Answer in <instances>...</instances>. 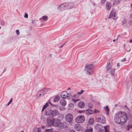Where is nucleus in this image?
<instances>
[{"label": "nucleus", "mask_w": 132, "mask_h": 132, "mask_svg": "<svg viewBox=\"0 0 132 132\" xmlns=\"http://www.w3.org/2000/svg\"><path fill=\"white\" fill-rule=\"evenodd\" d=\"M121 0H114L113 2V4L114 5H117L120 2Z\"/></svg>", "instance_id": "nucleus-20"}, {"label": "nucleus", "mask_w": 132, "mask_h": 132, "mask_svg": "<svg viewBox=\"0 0 132 132\" xmlns=\"http://www.w3.org/2000/svg\"><path fill=\"white\" fill-rule=\"evenodd\" d=\"M60 99V97L59 96L57 95L55 96L54 99L53 101L56 102L58 101Z\"/></svg>", "instance_id": "nucleus-21"}, {"label": "nucleus", "mask_w": 132, "mask_h": 132, "mask_svg": "<svg viewBox=\"0 0 132 132\" xmlns=\"http://www.w3.org/2000/svg\"><path fill=\"white\" fill-rule=\"evenodd\" d=\"M85 120L84 116L81 115L77 116L76 118L75 121L77 123H82Z\"/></svg>", "instance_id": "nucleus-6"}, {"label": "nucleus", "mask_w": 132, "mask_h": 132, "mask_svg": "<svg viewBox=\"0 0 132 132\" xmlns=\"http://www.w3.org/2000/svg\"><path fill=\"white\" fill-rule=\"evenodd\" d=\"M60 102L62 106H65L66 104V101L63 99L60 100Z\"/></svg>", "instance_id": "nucleus-17"}, {"label": "nucleus", "mask_w": 132, "mask_h": 132, "mask_svg": "<svg viewBox=\"0 0 132 132\" xmlns=\"http://www.w3.org/2000/svg\"><path fill=\"white\" fill-rule=\"evenodd\" d=\"M131 49H130L129 50H128V51H127L129 52L130 50Z\"/></svg>", "instance_id": "nucleus-54"}, {"label": "nucleus", "mask_w": 132, "mask_h": 132, "mask_svg": "<svg viewBox=\"0 0 132 132\" xmlns=\"http://www.w3.org/2000/svg\"><path fill=\"white\" fill-rule=\"evenodd\" d=\"M46 115H49V113H48L47 111L46 112Z\"/></svg>", "instance_id": "nucleus-50"}, {"label": "nucleus", "mask_w": 132, "mask_h": 132, "mask_svg": "<svg viewBox=\"0 0 132 132\" xmlns=\"http://www.w3.org/2000/svg\"><path fill=\"white\" fill-rule=\"evenodd\" d=\"M131 7H132V4H131Z\"/></svg>", "instance_id": "nucleus-57"}, {"label": "nucleus", "mask_w": 132, "mask_h": 132, "mask_svg": "<svg viewBox=\"0 0 132 132\" xmlns=\"http://www.w3.org/2000/svg\"><path fill=\"white\" fill-rule=\"evenodd\" d=\"M106 9L108 11L110 10L111 8V5L110 2H107L106 5Z\"/></svg>", "instance_id": "nucleus-13"}, {"label": "nucleus", "mask_w": 132, "mask_h": 132, "mask_svg": "<svg viewBox=\"0 0 132 132\" xmlns=\"http://www.w3.org/2000/svg\"><path fill=\"white\" fill-rule=\"evenodd\" d=\"M68 93L66 91H63L61 94V96L63 98H66V97H68V96L67 95Z\"/></svg>", "instance_id": "nucleus-10"}, {"label": "nucleus", "mask_w": 132, "mask_h": 132, "mask_svg": "<svg viewBox=\"0 0 132 132\" xmlns=\"http://www.w3.org/2000/svg\"><path fill=\"white\" fill-rule=\"evenodd\" d=\"M79 95L78 94H77H77H75L73 96V97H75V98H78L79 97Z\"/></svg>", "instance_id": "nucleus-32"}, {"label": "nucleus", "mask_w": 132, "mask_h": 132, "mask_svg": "<svg viewBox=\"0 0 132 132\" xmlns=\"http://www.w3.org/2000/svg\"><path fill=\"white\" fill-rule=\"evenodd\" d=\"M116 14L115 10L114 9H113L111 11V13L109 17V18L110 19L111 18H112L113 19H115Z\"/></svg>", "instance_id": "nucleus-8"}, {"label": "nucleus", "mask_w": 132, "mask_h": 132, "mask_svg": "<svg viewBox=\"0 0 132 132\" xmlns=\"http://www.w3.org/2000/svg\"><path fill=\"white\" fill-rule=\"evenodd\" d=\"M95 129H97L98 130H99L102 128V126L101 124H97L95 125Z\"/></svg>", "instance_id": "nucleus-19"}, {"label": "nucleus", "mask_w": 132, "mask_h": 132, "mask_svg": "<svg viewBox=\"0 0 132 132\" xmlns=\"http://www.w3.org/2000/svg\"><path fill=\"white\" fill-rule=\"evenodd\" d=\"M84 92V90H81L80 92H79L77 93V94H78L79 95H80L81 94H82Z\"/></svg>", "instance_id": "nucleus-31"}, {"label": "nucleus", "mask_w": 132, "mask_h": 132, "mask_svg": "<svg viewBox=\"0 0 132 132\" xmlns=\"http://www.w3.org/2000/svg\"><path fill=\"white\" fill-rule=\"evenodd\" d=\"M43 19V20L46 21L48 19V17L46 16H42V18H40V20Z\"/></svg>", "instance_id": "nucleus-24"}, {"label": "nucleus", "mask_w": 132, "mask_h": 132, "mask_svg": "<svg viewBox=\"0 0 132 132\" xmlns=\"http://www.w3.org/2000/svg\"><path fill=\"white\" fill-rule=\"evenodd\" d=\"M50 112L51 114L53 116H58L59 115V113L57 110H55L52 111L51 110Z\"/></svg>", "instance_id": "nucleus-9"}, {"label": "nucleus", "mask_w": 132, "mask_h": 132, "mask_svg": "<svg viewBox=\"0 0 132 132\" xmlns=\"http://www.w3.org/2000/svg\"><path fill=\"white\" fill-rule=\"evenodd\" d=\"M48 105V104L47 103H46V104L43 106L42 109V111L43 112L44 110L45 109Z\"/></svg>", "instance_id": "nucleus-25"}, {"label": "nucleus", "mask_w": 132, "mask_h": 132, "mask_svg": "<svg viewBox=\"0 0 132 132\" xmlns=\"http://www.w3.org/2000/svg\"><path fill=\"white\" fill-rule=\"evenodd\" d=\"M75 128L77 131H80L81 129L80 126L78 124L75 125Z\"/></svg>", "instance_id": "nucleus-18"}, {"label": "nucleus", "mask_w": 132, "mask_h": 132, "mask_svg": "<svg viewBox=\"0 0 132 132\" xmlns=\"http://www.w3.org/2000/svg\"><path fill=\"white\" fill-rule=\"evenodd\" d=\"M129 43H132V39L130 40H129Z\"/></svg>", "instance_id": "nucleus-46"}, {"label": "nucleus", "mask_w": 132, "mask_h": 132, "mask_svg": "<svg viewBox=\"0 0 132 132\" xmlns=\"http://www.w3.org/2000/svg\"><path fill=\"white\" fill-rule=\"evenodd\" d=\"M110 60H108L106 68L107 70H108L111 69L112 67V64L110 63Z\"/></svg>", "instance_id": "nucleus-12"}, {"label": "nucleus", "mask_w": 132, "mask_h": 132, "mask_svg": "<svg viewBox=\"0 0 132 132\" xmlns=\"http://www.w3.org/2000/svg\"><path fill=\"white\" fill-rule=\"evenodd\" d=\"M115 40H116L115 39H114L113 40V42H114L115 41Z\"/></svg>", "instance_id": "nucleus-52"}, {"label": "nucleus", "mask_w": 132, "mask_h": 132, "mask_svg": "<svg viewBox=\"0 0 132 132\" xmlns=\"http://www.w3.org/2000/svg\"><path fill=\"white\" fill-rule=\"evenodd\" d=\"M130 128L129 127V126H128L127 127V128H126V129L127 130H129L130 129Z\"/></svg>", "instance_id": "nucleus-41"}, {"label": "nucleus", "mask_w": 132, "mask_h": 132, "mask_svg": "<svg viewBox=\"0 0 132 132\" xmlns=\"http://www.w3.org/2000/svg\"><path fill=\"white\" fill-rule=\"evenodd\" d=\"M48 88H44L38 91L37 92V98L43 96L45 94L48 90Z\"/></svg>", "instance_id": "nucleus-3"}, {"label": "nucleus", "mask_w": 132, "mask_h": 132, "mask_svg": "<svg viewBox=\"0 0 132 132\" xmlns=\"http://www.w3.org/2000/svg\"><path fill=\"white\" fill-rule=\"evenodd\" d=\"M129 23L130 25H132V20H129Z\"/></svg>", "instance_id": "nucleus-38"}, {"label": "nucleus", "mask_w": 132, "mask_h": 132, "mask_svg": "<svg viewBox=\"0 0 132 132\" xmlns=\"http://www.w3.org/2000/svg\"><path fill=\"white\" fill-rule=\"evenodd\" d=\"M71 88H69L67 89L68 91L69 90H70Z\"/></svg>", "instance_id": "nucleus-48"}, {"label": "nucleus", "mask_w": 132, "mask_h": 132, "mask_svg": "<svg viewBox=\"0 0 132 132\" xmlns=\"http://www.w3.org/2000/svg\"><path fill=\"white\" fill-rule=\"evenodd\" d=\"M94 122V120L93 118H90L88 121V122L89 124L92 125L93 124Z\"/></svg>", "instance_id": "nucleus-22"}, {"label": "nucleus", "mask_w": 132, "mask_h": 132, "mask_svg": "<svg viewBox=\"0 0 132 132\" xmlns=\"http://www.w3.org/2000/svg\"><path fill=\"white\" fill-rule=\"evenodd\" d=\"M105 0H101V4L102 5L104 4L105 2Z\"/></svg>", "instance_id": "nucleus-35"}, {"label": "nucleus", "mask_w": 132, "mask_h": 132, "mask_svg": "<svg viewBox=\"0 0 132 132\" xmlns=\"http://www.w3.org/2000/svg\"><path fill=\"white\" fill-rule=\"evenodd\" d=\"M65 118L66 120L69 122H71L73 119V116L71 114L68 113L65 116Z\"/></svg>", "instance_id": "nucleus-7"}, {"label": "nucleus", "mask_w": 132, "mask_h": 132, "mask_svg": "<svg viewBox=\"0 0 132 132\" xmlns=\"http://www.w3.org/2000/svg\"><path fill=\"white\" fill-rule=\"evenodd\" d=\"M24 16L25 18H27L28 17V15L27 14V13H25Z\"/></svg>", "instance_id": "nucleus-37"}, {"label": "nucleus", "mask_w": 132, "mask_h": 132, "mask_svg": "<svg viewBox=\"0 0 132 132\" xmlns=\"http://www.w3.org/2000/svg\"><path fill=\"white\" fill-rule=\"evenodd\" d=\"M16 32L18 35L19 33V32L18 30H16Z\"/></svg>", "instance_id": "nucleus-39"}, {"label": "nucleus", "mask_w": 132, "mask_h": 132, "mask_svg": "<svg viewBox=\"0 0 132 132\" xmlns=\"http://www.w3.org/2000/svg\"><path fill=\"white\" fill-rule=\"evenodd\" d=\"M61 108H60V109L61 110Z\"/></svg>", "instance_id": "nucleus-59"}, {"label": "nucleus", "mask_w": 132, "mask_h": 132, "mask_svg": "<svg viewBox=\"0 0 132 132\" xmlns=\"http://www.w3.org/2000/svg\"><path fill=\"white\" fill-rule=\"evenodd\" d=\"M106 113L107 115H109V109L107 106H106V109H105Z\"/></svg>", "instance_id": "nucleus-27"}, {"label": "nucleus", "mask_w": 132, "mask_h": 132, "mask_svg": "<svg viewBox=\"0 0 132 132\" xmlns=\"http://www.w3.org/2000/svg\"><path fill=\"white\" fill-rule=\"evenodd\" d=\"M105 132H110L109 130V129L107 127H104Z\"/></svg>", "instance_id": "nucleus-28"}, {"label": "nucleus", "mask_w": 132, "mask_h": 132, "mask_svg": "<svg viewBox=\"0 0 132 132\" xmlns=\"http://www.w3.org/2000/svg\"><path fill=\"white\" fill-rule=\"evenodd\" d=\"M94 113V111L90 109H87L86 111V113L87 114L90 115L93 113Z\"/></svg>", "instance_id": "nucleus-15"}, {"label": "nucleus", "mask_w": 132, "mask_h": 132, "mask_svg": "<svg viewBox=\"0 0 132 132\" xmlns=\"http://www.w3.org/2000/svg\"><path fill=\"white\" fill-rule=\"evenodd\" d=\"M93 64L86 65L85 67V70L86 71V74L88 75H92L94 71L93 69Z\"/></svg>", "instance_id": "nucleus-2"}, {"label": "nucleus", "mask_w": 132, "mask_h": 132, "mask_svg": "<svg viewBox=\"0 0 132 132\" xmlns=\"http://www.w3.org/2000/svg\"><path fill=\"white\" fill-rule=\"evenodd\" d=\"M99 112L100 111L96 109L94 110V113H99Z\"/></svg>", "instance_id": "nucleus-36"}, {"label": "nucleus", "mask_w": 132, "mask_h": 132, "mask_svg": "<svg viewBox=\"0 0 132 132\" xmlns=\"http://www.w3.org/2000/svg\"><path fill=\"white\" fill-rule=\"evenodd\" d=\"M44 127H45L44 126H43V127H42V128H44Z\"/></svg>", "instance_id": "nucleus-55"}, {"label": "nucleus", "mask_w": 132, "mask_h": 132, "mask_svg": "<svg viewBox=\"0 0 132 132\" xmlns=\"http://www.w3.org/2000/svg\"><path fill=\"white\" fill-rule=\"evenodd\" d=\"M96 121L97 122L102 123H105V118L102 115H98L96 117Z\"/></svg>", "instance_id": "nucleus-5"}, {"label": "nucleus", "mask_w": 132, "mask_h": 132, "mask_svg": "<svg viewBox=\"0 0 132 132\" xmlns=\"http://www.w3.org/2000/svg\"><path fill=\"white\" fill-rule=\"evenodd\" d=\"M35 21V20H32V24H34V22Z\"/></svg>", "instance_id": "nucleus-45"}, {"label": "nucleus", "mask_w": 132, "mask_h": 132, "mask_svg": "<svg viewBox=\"0 0 132 132\" xmlns=\"http://www.w3.org/2000/svg\"><path fill=\"white\" fill-rule=\"evenodd\" d=\"M85 111H78V112L79 113H81L82 112H85Z\"/></svg>", "instance_id": "nucleus-40"}, {"label": "nucleus", "mask_w": 132, "mask_h": 132, "mask_svg": "<svg viewBox=\"0 0 132 132\" xmlns=\"http://www.w3.org/2000/svg\"><path fill=\"white\" fill-rule=\"evenodd\" d=\"M53 119L52 120H50L48 119H47V124L48 126H51L52 125L53 126Z\"/></svg>", "instance_id": "nucleus-11"}, {"label": "nucleus", "mask_w": 132, "mask_h": 132, "mask_svg": "<svg viewBox=\"0 0 132 132\" xmlns=\"http://www.w3.org/2000/svg\"><path fill=\"white\" fill-rule=\"evenodd\" d=\"M127 114L126 113L121 111L118 112L115 115L114 120L118 124H123L125 123L127 120Z\"/></svg>", "instance_id": "nucleus-1"}, {"label": "nucleus", "mask_w": 132, "mask_h": 132, "mask_svg": "<svg viewBox=\"0 0 132 132\" xmlns=\"http://www.w3.org/2000/svg\"><path fill=\"white\" fill-rule=\"evenodd\" d=\"M128 126H129V127L130 128H132V125H128Z\"/></svg>", "instance_id": "nucleus-44"}, {"label": "nucleus", "mask_w": 132, "mask_h": 132, "mask_svg": "<svg viewBox=\"0 0 132 132\" xmlns=\"http://www.w3.org/2000/svg\"><path fill=\"white\" fill-rule=\"evenodd\" d=\"M66 4L64 3L61 4L60 7H59V9H60V8H62L63 9L64 8V7L65 6Z\"/></svg>", "instance_id": "nucleus-26"}, {"label": "nucleus", "mask_w": 132, "mask_h": 132, "mask_svg": "<svg viewBox=\"0 0 132 132\" xmlns=\"http://www.w3.org/2000/svg\"><path fill=\"white\" fill-rule=\"evenodd\" d=\"M53 126L56 127H63V124L61 123V120L58 119H53Z\"/></svg>", "instance_id": "nucleus-4"}, {"label": "nucleus", "mask_w": 132, "mask_h": 132, "mask_svg": "<svg viewBox=\"0 0 132 132\" xmlns=\"http://www.w3.org/2000/svg\"><path fill=\"white\" fill-rule=\"evenodd\" d=\"M69 132H76L74 130H70Z\"/></svg>", "instance_id": "nucleus-43"}, {"label": "nucleus", "mask_w": 132, "mask_h": 132, "mask_svg": "<svg viewBox=\"0 0 132 132\" xmlns=\"http://www.w3.org/2000/svg\"><path fill=\"white\" fill-rule=\"evenodd\" d=\"M64 44L63 45H62L60 47L61 48L64 45Z\"/></svg>", "instance_id": "nucleus-51"}, {"label": "nucleus", "mask_w": 132, "mask_h": 132, "mask_svg": "<svg viewBox=\"0 0 132 132\" xmlns=\"http://www.w3.org/2000/svg\"><path fill=\"white\" fill-rule=\"evenodd\" d=\"M1 27L0 26V29H1Z\"/></svg>", "instance_id": "nucleus-58"}, {"label": "nucleus", "mask_w": 132, "mask_h": 132, "mask_svg": "<svg viewBox=\"0 0 132 132\" xmlns=\"http://www.w3.org/2000/svg\"><path fill=\"white\" fill-rule=\"evenodd\" d=\"M12 101V98H11L10 101L9 102V103H8V104H7V105L8 106L9 105Z\"/></svg>", "instance_id": "nucleus-34"}, {"label": "nucleus", "mask_w": 132, "mask_h": 132, "mask_svg": "<svg viewBox=\"0 0 132 132\" xmlns=\"http://www.w3.org/2000/svg\"><path fill=\"white\" fill-rule=\"evenodd\" d=\"M115 69L114 68L112 69L110 71V73L113 76L114 75L115 73Z\"/></svg>", "instance_id": "nucleus-23"}, {"label": "nucleus", "mask_w": 132, "mask_h": 132, "mask_svg": "<svg viewBox=\"0 0 132 132\" xmlns=\"http://www.w3.org/2000/svg\"><path fill=\"white\" fill-rule=\"evenodd\" d=\"M92 106H89V108H92Z\"/></svg>", "instance_id": "nucleus-53"}, {"label": "nucleus", "mask_w": 132, "mask_h": 132, "mask_svg": "<svg viewBox=\"0 0 132 132\" xmlns=\"http://www.w3.org/2000/svg\"><path fill=\"white\" fill-rule=\"evenodd\" d=\"M130 17L132 19V14L130 15Z\"/></svg>", "instance_id": "nucleus-49"}, {"label": "nucleus", "mask_w": 132, "mask_h": 132, "mask_svg": "<svg viewBox=\"0 0 132 132\" xmlns=\"http://www.w3.org/2000/svg\"><path fill=\"white\" fill-rule=\"evenodd\" d=\"M37 129L38 131L37 132H41V128H39L37 129V128H35V129H34L33 131V132L35 130H37Z\"/></svg>", "instance_id": "nucleus-30"}, {"label": "nucleus", "mask_w": 132, "mask_h": 132, "mask_svg": "<svg viewBox=\"0 0 132 132\" xmlns=\"http://www.w3.org/2000/svg\"><path fill=\"white\" fill-rule=\"evenodd\" d=\"M126 61V58H125L123 59L122 60V62H125Z\"/></svg>", "instance_id": "nucleus-42"}, {"label": "nucleus", "mask_w": 132, "mask_h": 132, "mask_svg": "<svg viewBox=\"0 0 132 132\" xmlns=\"http://www.w3.org/2000/svg\"><path fill=\"white\" fill-rule=\"evenodd\" d=\"M117 67H119L120 66V64H119V63H118L117 64Z\"/></svg>", "instance_id": "nucleus-47"}, {"label": "nucleus", "mask_w": 132, "mask_h": 132, "mask_svg": "<svg viewBox=\"0 0 132 132\" xmlns=\"http://www.w3.org/2000/svg\"><path fill=\"white\" fill-rule=\"evenodd\" d=\"M78 107L80 108H83L85 106V104L83 102H80L78 104Z\"/></svg>", "instance_id": "nucleus-14"}, {"label": "nucleus", "mask_w": 132, "mask_h": 132, "mask_svg": "<svg viewBox=\"0 0 132 132\" xmlns=\"http://www.w3.org/2000/svg\"><path fill=\"white\" fill-rule=\"evenodd\" d=\"M126 20L125 19H124L122 21V24L124 25L126 24Z\"/></svg>", "instance_id": "nucleus-29"}, {"label": "nucleus", "mask_w": 132, "mask_h": 132, "mask_svg": "<svg viewBox=\"0 0 132 132\" xmlns=\"http://www.w3.org/2000/svg\"><path fill=\"white\" fill-rule=\"evenodd\" d=\"M71 100L75 103L79 101V100H75L73 98H72Z\"/></svg>", "instance_id": "nucleus-33"}, {"label": "nucleus", "mask_w": 132, "mask_h": 132, "mask_svg": "<svg viewBox=\"0 0 132 132\" xmlns=\"http://www.w3.org/2000/svg\"><path fill=\"white\" fill-rule=\"evenodd\" d=\"M93 129L90 127L89 125H87V129L85 130V132H92Z\"/></svg>", "instance_id": "nucleus-16"}, {"label": "nucleus", "mask_w": 132, "mask_h": 132, "mask_svg": "<svg viewBox=\"0 0 132 132\" xmlns=\"http://www.w3.org/2000/svg\"><path fill=\"white\" fill-rule=\"evenodd\" d=\"M20 132H24L23 131H22Z\"/></svg>", "instance_id": "nucleus-56"}]
</instances>
